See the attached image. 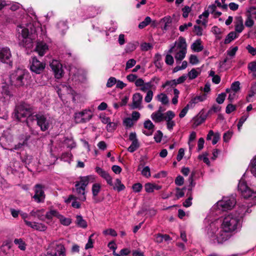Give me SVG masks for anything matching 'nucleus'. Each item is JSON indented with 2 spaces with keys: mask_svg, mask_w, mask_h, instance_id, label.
I'll return each mask as SVG.
<instances>
[{
  "mask_svg": "<svg viewBox=\"0 0 256 256\" xmlns=\"http://www.w3.org/2000/svg\"><path fill=\"white\" fill-rule=\"evenodd\" d=\"M206 98V96L205 94H202L200 96H197L193 98L191 100L188 102L190 104L191 108H193L194 105L199 102H203Z\"/></svg>",
  "mask_w": 256,
  "mask_h": 256,
  "instance_id": "obj_22",
  "label": "nucleus"
},
{
  "mask_svg": "<svg viewBox=\"0 0 256 256\" xmlns=\"http://www.w3.org/2000/svg\"><path fill=\"white\" fill-rule=\"evenodd\" d=\"M172 22V19L170 16H166L162 18L160 20V23L164 24L162 29L164 30H168Z\"/></svg>",
  "mask_w": 256,
  "mask_h": 256,
  "instance_id": "obj_25",
  "label": "nucleus"
},
{
  "mask_svg": "<svg viewBox=\"0 0 256 256\" xmlns=\"http://www.w3.org/2000/svg\"><path fill=\"white\" fill-rule=\"evenodd\" d=\"M240 82L238 81L234 82L231 85V90L234 92H238L240 89Z\"/></svg>",
  "mask_w": 256,
  "mask_h": 256,
  "instance_id": "obj_43",
  "label": "nucleus"
},
{
  "mask_svg": "<svg viewBox=\"0 0 256 256\" xmlns=\"http://www.w3.org/2000/svg\"><path fill=\"white\" fill-rule=\"evenodd\" d=\"M236 108L235 106L231 104H230L226 107V114H229L232 112H234V110H235Z\"/></svg>",
  "mask_w": 256,
  "mask_h": 256,
  "instance_id": "obj_64",
  "label": "nucleus"
},
{
  "mask_svg": "<svg viewBox=\"0 0 256 256\" xmlns=\"http://www.w3.org/2000/svg\"><path fill=\"white\" fill-rule=\"evenodd\" d=\"M18 32L19 44L24 47L30 48L32 46V39L30 37L28 28L20 26H18Z\"/></svg>",
  "mask_w": 256,
  "mask_h": 256,
  "instance_id": "obj_6",
  "label": "nucleus"
},
{
  "mask_svg": "<svg viewBox=\"0 0 256 256\" xmlns=\"http://www.w3.org/2000/svg\"><path fill=\"white\" fill-rule=\"evenodd\" d=\"M248 117V114L244 115L242 116L239 120V122L238 124V128L239 131H240L241 127L242 126L244 122L247 120Z\"/></svg>",
  "mask_w": 256,
  "mask_h": 256,
  "instance_id": "obj_42",
  "label": "nucleus"
},
{
  "mask_svg": "<svg viewBox=\"0 0 256 256\" xmlns=\"http://www.w3.org/2000/svg\"><path fill=\"white\" fill-rule=\"evenodd\" d=\"M238 50V46H234L232 48L228 49L227 52V56L223 61V63L225 64L234 57L236 52Z\"/></svg>",
  "mask_w": 256,
  "mask_h": 256,
  "instance_id": "obj_21",
  "label": "nucleus"
},
{
  "mask_svg": "<svg viewBox=\"0 0 256 256\" xmlns=\"http://www.w3.org/2000/svg\"><path fill=\"white\" fill-rule=\"evenodd\" d=\"M165 62L167 64L172 65L174 62L173 57L170 54H166Z\"/></svg>",
  "mask_w": 256,
  "mask_h": 256,
  "instance_id": "obj_58",
  "label": "nucleus"
},
{
  "mask_svg": "<svg viewBox=\"0 0 256 256\" xmlns=\"http://www.w3.org/2000/svg\"><path fill=\"white\" fill-rule=\"evenodd\" d=\"M50 66L54 72L55 77L56 78H60L62 76V64L56 60H53L50 63Z\"/></svg>",
  "mask_w": 256,
  "mask_h": 256,
  "instance_id": "obj_16",
  "label": "nucleus"
},
{
  "mask_svg": "<svg viewBox=\"0 0 256 256\" xmlns=\"http://www.w3.org/2000/svg\"><path fill=\"white\" fill-rule=\"evenodd\" d=\"M46 256H66L64 245L61 244H55L54 242L52 243L48 248Z\"/></svg>",
  "mask_w": 256,
  "mask_h": 256,
  "instance_id": "obj_7",
  "label": "nucleus"
},
{
  "mask_svg": "<svg viewBox=\"0 0 256 256\" xmlns=\"http://www.w3.org/2000/svg\"><path fill=\"white\" fill-rule=\"evenodd\" d=\"M142 100V96L140 93H136L133 95L132 102L131 104L132 109H140V104Z\"/></svg>",
  "mask_w": 256,
  "mask_h": 256,
  "instance_id": "obj_17",
  "label": "nucleus"
},
{
  "mask_svg": "<svg viewBox=\"0 0 256 256\" xmlns=\"http://www.w3.org/2000/svg\"><path fill=\"white\" fill-rule=\"evenodd\" d=\"M60 214L58 211L55 210H50L46 213V216H44V218H46L47 219L51 220L54 216L58 218Z\"/></svg>",
  "mask_w": 256,
  "mask_h": 256,
  "instance_id": "obj_29",
  "label": "nucleus"
},
{
  "mask_svg": "<svg viewBox=\"0 0 256 256\" xmlns=\"http://www.w3.org/2000/svg\"><path fill=\"white\" fill-rule=\"evenodd\" d=\"M142 188V184L140 183H136L132 186V190L135 192H140Z\"/></svg>",
  "mask_w": 256,
  "mask_h": 256,
  "instance_id": "obj_59",
  "label": "nucleus"
},
{
  "mask_svg": "<svg viewBox=\"0 0 256 256\" xmlns=\"http://www.w3.org/2000/svg\"><path fill=\"white\" fill-rule=\"evenodd\" d=\"M190 104H188L180 112L179 116L180 118H184L189 108H191L190 106Z\"/></svg>",
  "mask_w": 256,
  "mask_h": 256,
  "instance_id": "obj_54",
  "label": "nucleus"
},
{
  "mask_svg": "<svg viewBox=\"0 0 256 256\" xmlns=\"http://www.w3.org/2000/svg\"><path fill=\"white\" fill-rule=\"evenodd\" d=\"M124 124L128 128H131L134 125L133 120L130 118H127L124 120Z\"/></svg>",
  "mask_w": 256,
  "mask_h": 256,
  "instance_id": "obj_50",
  "label": "nucleus"
},
{
  "mask_svg": "<svg viewBox=\"0 0 256 256\" xmlns=\"http://www.w3.org/2000/svg\"><path fill=\"white\" fill-rule=\"evenodd\" d=\"M80 180L75 182L76 191L79 196V199L84 202L86 200V188L90 182H94L95 180L94 176L92 175L85 176H80Z\"/></svg>",
  "mask_w": 256,
  "mask_h": 256,
  "instance_id": "obj_4",
  "label": "nucleus"
},
{
  "mask_svg": "<svg viewBox=\"0 0 256 256\" xmlns=\"http://www.w3.org/2000/svg\"><path fill=\"white\" fill-rule=\"evenodd\" d=\"M116 80L114 77H110V78L107 82L106 83V86L108 88H111L113 86H114L115 84H116Z\"/></svg>",
  "mask_w": 256,
  "mask_h": 256,
  "instance_id": "obj_49",
  "label": "nucleus"
},
{
  "mask_svg": "<svg viewBox=\"0 0 256 256\" xmlns=\"http://www.w3.org/2000/svg\"><path fill=\"white\" fill-rule=\"evenodd\" d=\"M250 168L252 173L256 176V158L252 160Z\"/></svg>",
  "mask_w": 256,
  "mask_h": 256,
  "instance_id": "obj_46",
  "label": "nucleus"
},
{
  "mask_svg": "<svg viewBox=\"0 0 256 256\" xmlns=\"http://www.w3.org/2000/svg\"><path fill=\"white\" fill-rule=\"evenodd\" d=\"M44 186L40 184H36L34 188V194L32 196L34 200L38 203L44 202L45 194L43 190Z\"/></svg>",
  "mask_w": 256,
  "mask_h": 256,
  "instance_id": "obj_14",
  "label": "nucleus"
},
{
  "mask_svg": "<svg viewBox=\"0 0 256 256\" xmlns=\"http://www.w3.org/2000/svg\"><path fill=\"white\" fill-rule=\"evenodd\" d=\"M76 224L78 226L82 228H86L87 227L86 222L80 215H78L76 216Z\"/></svg>",
  "mask_w": 256,
  "mask_h": 256,
  "instance_id": "obj_27",
  "label": "nucleus"
},
{
  "mask_svg": "<svg viewBox=\"0 0 256 256\" xmlns=\"http://www.w3.org/2000/svg\"><path fill=\"white\" fill-rule=\"evenodd\" d=\"M103 233L105 235H110L113 236H117L116 232L112 228H109L104 230L103 232Z\"/></svg>",
  "mask_w": 256,
  "mask_h": 256,
  "instance_id": "obj_56",
  "label": "nucleus"
},
{
  "mask_svg": "<svg viewBox=\"0 0 256 256\" xmlns=\"http://www.w3.org/2000/svg\"><path fill=\"white\" fill-rule=\"evenodd\" d=\"M226 97V94L225 93H221L218 95L216 101L218 104H222L224 102Z\"/></svg>",
  "mask_w": 256,
  "mask_h": 256,
  "instance_id": "obj_47",
  "label": "nucleus"
},
{
  "mask_svg": "<svg viewBox=\"0 0 256 256\" xmlns=\"http://www.w3.org/2000/svg\"><path fill=\"white\" fill-rule=\"evenodd\" d=\"M72 157V154L70 152L63 153L61 156V159L64 162H70Z\"/></svg>",
  "mask_w": 256,
  "mask_h": 256,
  "instance_id": "obj_40",
  "label": "nucleus"
},
{
  "mask_svg": "<svg viewBox=\"0 0 256 256\" xmlns=\"http://www.w3.org/2000/svg\"><path fill=\"white\" fill-rule=\"evenodd\" d=\"M205 120V118L202 116H196L193 118V127L196 128L201 124Z\"/></svg>",
  "mask_w": 256,
  "mask_h": 256,
  "instance_id": "obj_36",
  "label": "nucleus"
},
{
  "mask_svg": "<svg viewBox=\"0 0 256 256\" xmlns=\"http://www.w3.org/2000/svg\"><path fill=\"white\" fill-rule=\"evenodd\" d=\"M92 117L90 111L85 110L82 112L76 113L74 120L76 123H84L90 120Z\"/></svg>",
  "mask_w": 256,
  "mask_h": 256,
  "instance_id": "obj_12",
  "label": "nucleus"
},
{
  "mask_svg": "<svg viewBox=\"0 0 256 256\" xmlns=\"http://www.w3.org/2000/svg\"><path fill=\"white\" fill-rule=\"evenodd\" d=\"M208 154L207 152H205L202 155L199 156L198 158L200 160H202L204 162H205L208 165H210V162L209 159L208 158Z\"/></svg>",
  "mask_w": 256,
  "mask_h": 256,
  "instance_id": "obj_57",
  "label": "nucleus"
},
{
  "mask_svg": "<svg viewBox=\"0 0 256 256\" xmlns=\"http://www.w3.org/2000/svg\"><path fill=\"white\" fill-rule=\"evenodd\" d=\"M154 184L146 183L144 184L145 190L148 193L152 192H154Z\"/></svg>",
  "mask_w": 256,
  "mask_h": 256,
  "instance_id": "obj_48",
  "label": "nucleus"
},
{
  "mask_svg": "<svg viewBox=\"0 0 256 256\" xmlns=\"http://www.w3.org/2000/svg\"><path fill=\"white\" fill-rule=\"evenodd\" d=\"M238 190L240 192L242 196L244 198H248L253 196L256 200V192L252 191L243 180L240 181L238 184Z\"/></svg>",
  "mask_w": 256,
  "mask_h": 256,
  "instance_id": "obj_10",
  "label": "nucleus"
},
{
  "mask_svg": "<svg viewBox=\"0 0 256 256\" xmlns=\"http://www.w3.org/2000/svg\"><path fill=\"white\" fill-rule=\"evenodd\" d=\"M240 224V216L230 214L224 217L220 230L215 222H212L206 226V236L212 243L222 244L229 238V233L236 230Z\"/></svg>",
  "mask_w": 256,
  "mask_h": 256,
  "instance_id": "obj_1",
  "label": "nucleus"
},
{
  "mask_svg": "<svg viewBox=\"0 0 256 256\" xmlns=\"http://www.w3.org/2000/svg\"><path fill=\"white\" fill-rule=\"evenodd\" d=\"M185 189V188H184L182 189H180V188H176V196L177 199H179L180 198H182L184 196V192L183 190Z\"/></svg>",
  "mask_w": 256,
  "mask_h": 256,
  "instance_id": "obj_44",
  "label": "nucleus"
},
{
  "mask_svg": "<svg viewBox=\"0 0 256 256\" xmlns=\"http://www.w3.org/2000/svg\"><path fill=\"white\" fill-rule=\"evenodd\" d=\"M57 27L62 34H64L68 28L66 24L64 22H60L57 24Z\"/></svg>",
  "mask_w": 256,
  "mask_h": 256,
  "instance_id": "obj_32",
  "label": "nucleus"
},
{
  "mask_svg": "<svg viewBox=\"0 0 256 256\" xmlns=\"http://www.w3.org/2000/svg\"><path fill=\"white\" fill-rule=\"evenodd\" d=\"M248 68L251 72H256V61L250 62L248 64Z\"/></svg>",
  "mask_w": 256,
  "mask_h": 256,
  "instance_id": "obj_63",
  "label": "nucleus"
},
{
  "mask_svg": "<svg viewBox=\"0 0 256 256\" xmlns=\"http://www.w3.org/2000/svg\"><path fill=\"white\" fill-rule=\"evenodd\" d=\"M195 176V172H192L190 176L188 178V182H190V184L188 186V192L187 193V196H188V198L185 200V201L183 202V206L186 208H188L192 204V188L194 186L195 184L193 182L194 180L193 177Z\"/></svg>",
  "mask_w": 256,
  "mask_h": 256,
  "instance_id": "obj_13",
  "label": "nucleus"
},
{
  "mask_svg": "<svg viewBox=\"0 0 256 256\" xmlns=\"http://www.w3.org/2000/svg\"><path fill=\"white\" fill-rule=\"evenodd\" d=\"M44 210H32L30 212V216L34 217H37L38 220L44 221Z\"/></svg>",
  "mask_w": 256,
  "mask_h": 256,
  "instance_id": "obj_24",
  "label": "nucleus"
},
{
  "mask_svg": "<svg viewBox=\"0 0 256 256\" xmlns=\"http://www.w3.org/2000/svg\"><path fill=\"white\" fill-rule=\"evenodd\" d=\"M114 190H116L118 192H120L125 188V186L122 184L121 180L117 178L116 180L115 186L114 187Z\"/></svg>",
  "mask_w": 256,
  "mask_h": 256,
  "instance_id": "obj_37",
  "label": "nucleus"
},
{
  "mask_svg": "<svg viewBox=\"0 0 256 256\" xmlns=\"http://www.w3.org/2000/svg\"><path fill=\"white\" fill-rule=\"evenodd\" d=\"M191 10V8L188 6H185L182 9V11L183 12L182 16L184 18H186L188 16L189 12Z\"/></svg>",
  "mask_w": 256,
  "mask_h": 256,
  "instance_id": "obj_61",
  "label": "nucleus"
},
{
  "mask_svg": "<svg viewBox=\"0 0 256 256\" xmlns=\"http://www.w3.org/2000/svg\"><path fill=\"white\" fill-rule=\"evenodd\" d=\"M136 64V60L134 59H130L129 60L126 64V69L128 70L130 68L133 67Z\"/></svg>",
  "mask_w": 256,
  "mask_h": 256,
  "instance_id": "obj_60",
  "label": "nucleus"
},
{
  "mask_svg": "<svg viewBox=\"0 0 256 256\" xmlns=\"http://www.w3.org/2000/svg\"><path fill=\"white\" fill-rule=\"evenodd\" d=\"M35 50L40 56H43L48 50V46L46 43L43 42H38L37 43Z\"/></svg>",
  "mask_w": 256,
  "mask_h": 256,
  "instance_id": "obj_19",
  "label": "nucleus"
},
{
  "mask_svg": "<svg viewBox=\"0 0 256 256\" xmlns=\"http://www.w3.org/2000/svg\"><path fill=\"white\" fill-rule=\"evenodd\" d=\"M36 120L37 125L40 127V130L42 132L47 130L52 124V120L50 118L40 114H36Z\"/></svg>",
  "mask_w": 256,
  "mask_h": 256,
  "instance_id": "obj_9",
  "label": "nucleus"
},
{
  "mask_svg": "<svg viewBox=\"0 0 256 256\" xmlns=\"http://www.w3.org/2000/svg\"><path fill=\"white\" fill-rule=\"evenodd\" d=\"M144 128L149 130L150 132H147L146 130H144L143 133L146 136L152 135L154 132V124L150 120H148L144 122Z\"/></svg>",
  "mask_w": 256,
  "mask_h": 256,
  "instance_id": "obj_23",
  "label": "nucleus"
},
{
  "mask_svg": "<svg viewBox=\"0 0 256 256\" xmlns=\"http://www.w3.org/2000/svg\"><path fill=\"white\" fill-rule=\"evenodd\" d=\"M30 62V70L36 74L42 72L46 67V64L38 60L36 57L32 58Z\"/></svg>",
  "mask_w": 256,
  "mask_h": 256,
  "instance_id": "obj_11",
  "label": "nucleus"
},
{
  "mask_svg": "<svg viewBox=\"0 0 256 256\" xmlns=\"http://www.w3.org/2000/svg\"><path fill=\"white\" fill-rule=\"evenodd\" d=\"M28 77V73L22 69H18L10 75V82L12 85L16 87L23 86Z\"/></svg>",
  "mask_w": 256,
  "mask_h": 256,
  "instance_id": "obj_5",
  "label": "nucleus"
},
{
  "mask_svg": "<svg viewBox=\"0 0 256 256\" xmlns=\"http://www.w3.org/2000/svg\"><path fill=\"white\" fill-rule=\"evenodd\" d=\"M248 208H246V206H242L240 208V209L238 210V214L236 215L238 216H240V218H242V216L244 214L248 212Z\"/></svg>",
  "mask_w": 256,
  "mask_h": 256,
  "instance_id": "obj_45",
  "label": "nucleus"
},
{
  "mask_svg": "<svg viewBox=\"0 0 256 256\" xmlns=\"http://www.w3.org/2000/svg\"><path fill=\"white\" fill-rule=\"evenodd\" d=\"M151 118L156 122H159L164 120V114L162 112H154L151 115Z\"/></svg>",
  "mask_w": 256,
  "mask_h": 256,
  "instance_id": "obj_28",
  "label": "nucleus"
},
{
  "mask_svg": "<svg viewBox=\"0 0 256 256\" xmlns=\"http://www.w3.org/2000/svg\"><path fill=\"white\" fill-rule=\"evenodd\" d=\"M175 114L171 110H168L164 114V120L166 122L172 120V119L174 117Z\"/></svg>",
  "mask_w": 256,
  "mask_h": 256,
  "instance_id": "obj_39",
  "label": "nucleus"
},
{
  "mask_svg": "<svg viewBox=\"0 0 256 256\" xmlns=\"http://www.w3.org/2000/svg\"><path fill=\"white\" fill-rule=\"evenodd\" d=\"M142 174L146 178L150 176V168L148 166H145L142 171Z\"/></svg>",
  "mask_w": 256,
  "mask_h": 256,
  "instance_id": "obj_55",
  "label": "nucleus"
},
{
  "mask_svg": "<svg viewBox=\"0 0 256 256\" xmlns=\"http://www.w3.org/2000/svg\"><path fill=\"white\" fill-rule=\"evenodd\" d=\"M186 39L184 37L180 36L178 41L174 42V46L170 48L168 52L171 54L175 52V59L177 62H180L186 56Z\"/></svg>",
  "mask_w": 256,
  "mask_h": 256,
  "instance_id": "obj_3",
  "label": "nucleus"
},
{
  "mask_svg": "<svg viewBox=\"0 0 256 256\" xmlns=\"http://www.w3.org/2000/svg\"><path fill=\"white\" fill-rule=\"evenodd\" d=\"M244 28L243 20L241 16H237L235 21V30L236 32L240 33Z\"/></svg>",
  "mask_w": 256,
  "mask_h": 256,
  "instance_id": "obj_20",
  "label": "nucleus"
},
{
  "mask_svg": "<svg viewBox=\"0 0 256 256\" xmlns=\"http://www.w3.org/2000/svg\"><path fill=\"white\" fill-rule=\"evenodd\" d=\"M14 244L18 245V247L20 250H26V245L25 242L22 238H16L14 240Z\"/></svg>",
  "mask_w": 256,
  "mask_h": 256,
  "instance_id": "obj_30",
  "label": "nucleus"
},
{
  "mask_svg": "<svg viewBox=\"0 0 256 256\" xmlns=\"http://www.w3.org/2000/svg\"><path fill=\"white\" fill-rule=\"evenodd\" d=\"M25 224L26 226L30 227L31 228L37 230L39 223L25 220Z\"/></svg>",
  "mask_w": 256,
  "mask_h": 256,
  "instance_id": "obj_51",
  "label": "nucleus"
},
{
  "mask_svg": "<svg viewBox=\"0 0 256 256\" xmlns=\"http://www.w3.org/2000/svg\"><path fill=\"white\" fill-rule=\"evenodd\" d=\"M238 36L235 32H230L224 40V44H228L230 43L234 38H238Z\"/></svg>",
  "mask_w": 256,
  "mask_h": 256,
  "instance_id": "obj_31",
  "label": "nucleus"
},
{
  "mask_svg": "<svg viewBox=\"0 0 256 256\" xmlns=\"http://www.w3.org/2000/svg\"><path fill=\"white\" fill-rule=\"evenodd\" d=\"M101 188V186L100 184L95 183L92 186V193L94 196H96L98 195Z\"/></svg>",
  "mask_w": 256,
  "mask_h": 256,
  "instance_id": "obj_35",
  "label": "nucleus"
},
{
  "mask_svg": "<svg viewBox=\"0 0 256 256\" xmlns=\"http://www.w3.org/2000/svg\"><path fill=\"white\" fill-rule=\"evenodd\" d=\"M0 62L12 66V54L8 48H4L0 50Z\"/></svg>",
  "mask_w": 256,
  "mask_h": 256,
  "instance_id": "obj_15",
  "label": "nucleus"
},
{
  "mask_svg": "<svg viewBox=\"0 0 256 256\" xmlns=\"http://www.w3.org/2000/svg\"><path fill=\"white\" fill-rule=\"evenodd\" d=\"M184 183V178L181 176H178L175 180V184L178 186H182Z\"/></svg>",
  "mask_w": 256,
  "mask_h": 256,
  "instance_id": "obj_62",
  "label": "nucleus"
},
{
  "mask_svg": "<svg viewBox=\"0 0 256 256\" xmlns=\"http://www.w3.org/2000/svg\"><path fill=\"white\" fill-rule=\"evenodd\" d=\"M191 48L194 52H201L204 47L202 45V41L200 39L196 40L192 45Z\"/></svg>",
  "mask_w": 256,
  "mask_h": 256,
  "instance_id": "obj_26",
  "label": "nucleus"
},
{
  "mask_svg": "<svg viewBox=\"0 0 256 256\" xmlns=\"http://www.w3.org/2000/svg\"><path fill=\"white\" fill-rule=\"evenodd\" d=\"M156 98L160 102L163 104H166L168 103V98L167 96L164 93L158 94Z\"/></svg>",
  "mask_w": 256,
  "mask_h": 256,
  "instance_id": "obj_34",
  "label": "nucleus"
},
{
  "mask_svg": "<svg viewBox=\"0 0 256 256\" xmlns=\"http://www.w3.org/2000/svg\"><path fill=\"white\" fill-rule=\"evenodd\" d=\"M96 172L103 178L106 180L108 184L110 186L112 185V178L109 174L100 168V167L96 166Z\"/></svg>",
  "mask_w": 256,
  "mask_h": 256,
  "instance_id": "obj_18",
  "label": "nucleus"
},
{
  "mask_svg": "<svg viewBox=\"0 0 256 256\" xmlns=\"http://www.w3.org/2000/svg\"><path fill=\"white\" fill-rule=\"evenodd\" d=\"M140 146L138 142H132L131 145L128 148V150L130 152H133Z\"/></svg>",
  "mask_w": 256,
  "mask_h": 256,
  "instance_id": "obj_41",
  "label": "nucleus"
},
{
  "mask_svg": "<svg viewBox=\"0 0 256 256\" xmlns=\"http://www.w3.org/2000/svg\"><path fill=\"white\" fill-rule=\"evenodd\" d=\"M236 200L234 196L224 198L217 202V206L222 210H231L236 205Z\"/></svg>",
  "mask_w": 256,
  "mask_h": 256,
  "instance_id": "obj_8",
  "label": "nucleus"
},
{
  "mask_svg": "<svg viewBox=\"0 0 256 256\" xmlns=\"http://www.w3.org/2000/svg\"><path fill=\"white\" fill-rule=\"evenodd\" d=\"M153 97V92L151 90H149L147 92L146 95L144 98V100L146 102H150Z\"/></svg>",
  "mask_w": 256,
  "mask_h": 256,
  "instance_id": "obj_53",
  "label": "nucleus"
},
{
  "mask_svg": "<svg viewBox=\"0 0 256 256\" xmlns=\"http://www.w3.org/2000/svg\"><path fill=\"white\" fill-rule=\"evenodd\" d=\"M58 218L60 220L61 224L64 226H68L72 222V220L70 218H65L64 216L60 214Z\"/></svg>",
  "mask_w": 256,
  "mask_h": 256,
  "instance_id": "obj_33",
  "label": "nucleus"
},
{
  "mask_svg": "<svg viewBox=\"0 0 256 256\" xmlns=\"http://www.w3.org/2000/svg\"><path fill=\"white\" fill-rule=\"evenodd\" d=\"M34 111V108L32 106L25 102H21L16 107L15 116L18 120L23 118H27L26 122L29 126L30 122L36 120V114L33 115Z\"/></svg>",
  "mask_w": 256,
  "mask_h": 256,
  "instance_id": "obj_2",
  "label": "nucleus"
},
{
  "mask_svg": "<svg viewBox=\"0 0 256 256\" xmlns=\"http://www.w3.org/2000/svg\"><path fill=\"white\" fill-rule=\"evenodd\" d=\"M162 137V133L160 130H158L154 136V139L156 142H160Z\"/></svg>",
  "mask_w": 256,
  "mask_h": 256,
  "instance_id": "obj_52",
  "label": "nucleus"
},
{
  "mask_svg": "<svg viewBox=\"0 0 256 256\" xmlns=\"http://www.w3.org/2000/svg\"><path fill=\"white\" fill-rule=\"evenodd\" d=\"M200 74V72L197 71L195 68H192L188 72L186 76L188 77L190 80H193L196 78Z\"/></svg>",
  "mask_w": 256,
  "mask_h": 256,
  "instance_id": "obj_38",
  "label": "nucleus"
}]
</instances>
